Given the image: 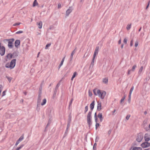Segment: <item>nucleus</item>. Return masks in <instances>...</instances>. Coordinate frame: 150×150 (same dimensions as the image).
<instances>
[{
    "label": "nucleus",
    "instance_id": "nucleus-14",
    "mask_svg": "<svg viewBox=\"0 0 150 150\" xmlns=\"http://www.w3.org/2000/svg\"><path fill=\"white\" fill-rule=\"evenodd\" d=\"M101 103L98 102L97 105V110L98 111L100 110H101Z\"/></svg>",
    "mask_w": 150,
    "mask_h": 150
},
{
    "label": "nucleus",
    "instance_id": "nucleus-58",
    "mask_svg": "<svg viewBox=\"0 0 150 150\" xmlns=\"http://www.w3.org/2000/svg\"><path fill=\"white\" fill-rule=\"evenodd\" d=\"M150 1H149V2H148V5H147V6H146V9H147V8H148V7H149V3H150Z\"/></svg>",
    "mask_w": 150,
    "mask_h": 150
},
{
    "label": "nucleus",
    "instance_id": "nucleus-7",
    "mask_svg": "<svg viewBox=\"0 0 150 150\" xmlns=\"http://www.w3.org/2000/svg\"><path fill=\"white\" fill-rule=\"evenodd\" d=\"M143 138V135L141 134H138L137 138L136 140L139 142H140L142 140Z\"/></svg>",
    "mask_w": 150,
    "mask_h": 150
},
{
    "label": "nucleus",
    "instance_id": "nucleus-33",
    "mask_svg": "<svg viewBox=\"0 0 150 150\" xmlns=\"http://www.w3.org/2000/svg\"><path fill=\"white\" fill-rule=\"evenodd\" d=\"M88 106L87 105V106H85V110H84V113L85 114H86V112L88 110Z\"/></svg>",
    "mask_w": 150,
    "mask_h": 150
},
{
    "label": "nucleus",
    "instance_id": "nucleus-6",
    "mask_svg": "<svg viewBox=\"0 0 150 150\" xmlns=\"http://www.w3.org/2000/svg\"><path fill=\"white\" fill-rule=\"evenodd\" d=\"M41 95H40V94H38V98L37 100V109L38 110H39V109L38 108V107L40 105V103L41 102Z\"/></svg>",
    "mask_w": 150,
    "mask_h": 150
},
{
    "label": "nucleus",
    "instance_id": "nucleus-61",
    "mask_svg": "<svg viewBox=\"0 0 150 150\" xmlns=\"http://www.w3.org/2000/svg\"><path fill=\"white\" fill-rule=\"evenodd\" d=\"M103 118L102 117L101 118H100V122H102L103 121Z\"/></svg>",
    "mask_w": 150,
    "mask_h": 150
},
{
    "label": "nucleus",
    "instance_id": "nucleus-11",
    "mask_svg": "<svg viewBox=\"0 0 150 150\" xmlns=\"http://www.w3.org/2000/svg\"><path fill=\"white\" fill-rule=\"evenodd\" d=\"M99 49V47L98 46H97L96 47V49L94 51V52L93 54V58H95L96 56V55L97 54L98 52V50Z\"/></svg>",
    "mask_w": 150,
    "mask_h": 150
},
{
    "label": "nucleus",
    "instance_id": "nucleus-46",
    "mask_svg": "<svg viewBox=\"0 0 150 150\" xmlns=\"http://www.w3.org/2000/svg\"><path fill=\"white\" fill-rule=\"evenodd\" d=\"M23 33V31H21V30H19L16 33V34H20V33Z\"/></svg>",
    "mask_w": 150,
    "mask_h": 150
},
{
    "label": "nucleus",
    "instance_id": "nucleus-10",
    "mask_svg": "<svg viewBox=\"0 0 150 150\" xmlns=\"http://www.w3.org/2000/svg\"><path fill=\"white\" fill-rule=\"evenodd\" d=\"M73 9L72 7H70L69 9L67 10L66 12V16H68L69 14L72 12Z\"/></svg>",
    "mask_w": 150,
    "mask_h": 150
},
{
    "label": "nucleus",
    "instance_id": "nucleus-47",
    "mask_svg": "<svg viewBox=\"0 0 150 150\" xmlns=\"http://www.w3.org/2000/svg\"><path fill=\"white\" fill-rule=\"evenodd\" d=\"M130 115H127L126 117V119L127 120H129V119L130 117Z\"/></svg>",
    "mask_w": 150,
    "mask_h": 150
},
{
    "label": "nucleus",
    "instance_id": "nucleus-36",
    "mask_svg": "<svg viewBox=\"0 0 150 150\" xmlns=\"http://www.w3.org/2000/svg\"><path fill=\"white\" fill-rule=\"evenodd\" d=\"M51 45V43H50L47 44L46 45V46H45V49H47L48 47H49Z\"/></svg>",
    "mask_w": 150,
    "mask_h": 150
},
{
    "label": "nucleus",
    "instance_id": "nucleus-63",
    "mask_svg": "<svg viewBox=\"0 0 150 150\" xmlns=\"http://www.w3.org/2000/svg\"><path fill=\"white\" fill-rule=\"evenodd\" d=\"M124 99L122 98L120 100V102L122 103L124 100Z\"/></svg>",
    "mask_w": 150,
    "mask_h": 150
},
{
    "label": "nucleus",
    "instance_id": "nucleus-22",
    "mask_svg": "<svg viewBox=\"0 0 150 150\" xmlns=\"http://www.w3.org/2000/svg\"><path fill=\"white\" fill-rule=\"evenodd\" d=\"M6 57L7 58H9V59H10L12 57H13V55L11 53H9L7 54Z\"/></svg>",
    "mask_w": 150,
    "mask_h": 150
},
{
    "label": "nucleus",
    "instance_id": "nucleus-37",
    "mask_svg": "<svg viewBox=\"0 0 150 150\" xmlns=\"http://www.w3.org/2000/svg\"><path fill=\"white\" fill-rule=\"evenodd\" d=\"M131 28V24H128L127 27V30H129Z\"/></svg>",
    "mask_w": 150,
    "mask_h": 150
},
{
    "label": "nucleus",
    "instance_id": "nucleus-45",
    "mask_svg": "<svg viewBox=\"0 0 150 150\" xmlns=\"http://www.w3.org/2000/svg\"><path fill=\"white\" fill-rule=\"evenodd\" d=\"M65 56L63 58V59H62V60L60 63V64H63V62L64 61V59H65Z\"/></svg>",
    "mask_w": 150,
    "mask_h": 150
},
{
    "label": "nucleus",
    "instance_id": "nucleus-32",
    "mask_svg": "<svg viewBox=\"0 0 150 150\" xmlns=\"http://www.w3.org/2000/svg\"><path fill=\"white\" fill-rule=\"evenodd\" d=\"M38 4V3L36 1V0H35L33 2V6H37Z\"/></svg>",
    "mask_w": 150,
    "mask_h": 150
},
{
    "label": "nucleus",
    "instance_id": "nucleus-17",
    "mask_svg": "<svg viewBox=\"0 0 150 150\" xmlns=\"http://www.w3.org/2000/svg\"><path fill=\"white\" fill-rule=\"evenodd\" d=\"M13 58H16L18 56V53L17 52H14L12 54Z\"/></svg>",
    "mask_w": 150,
    "mask_h": 150
},
{
    "label": "nucleus",
    "instance_id": "nucleus-24",
    "mask_svg": "<svg viewBox=\"0 0 150 150\" xmlns=\"http://www.w3.org/2000/svg\"><path fill=\"white\" fill-rule=\"evenodd\" d=\"M70 125H69V124L67 125V128H66V129L65 131V134H64L65 135L66 134H67L68 132V129L70 127Z\"/></svg>",
    "mask_w": 150,
    "mask_h": 150
},
{
    "label": "nucleus",
    "instance_id": "nucleus-42",
    "mask_svg": "<svg viewBox=\"0 0 150 150\" xmlns=\"http://www.w3.org/2000/svg\"><path fill=\"white\" fill-rule=\"evenodd\" d=\"M42 88L40 87L39 88V94H40V95H41V94H42Z\"/></svg>",
    "mask_w": 150,
    "mask_h": 150
},
{
    "label": "nucleus",
    "instance_id": "nucleus-52",
    "mask_svg": "<svg viewBox=\"0 0 150 150\" xmlns=\"http://www.w3.org/2000/svg\"><path fill=\"white\" fill-rule=\"evenodd\" d=\"M131 71H132L130 69H128V72H127L128 75H129L130 74Z\"/></svg>",
    "mask_w": 150,
    "mask_h": 150
},
{
    "label": "nucleus",
    "instance_id": "nucleus-41",
    "mask_svg": "<svg viewBox=\"0 0 150 150\" xmlns=\"http://www.w3.org/2000/svg\"><path fill=\"white\" fill-rule=\"evenodd\" d=\"M133 39H132L130 41V46L131 47H132V46H133Z\"/></svg>",
    "mask_w": 150,
    "mask_h": 150
},
{
    "label": "nucleus",
    "instance_id": "nucleus-30",
    "mask_svg": "<svg viewBox=\"0 0 150 150\" xmlns=\"http://www.w3.org/2000/svg\"><path fill=\"white\" fill-rule=\"evenodd\" d=\"M137 67L136 65H134L133 67L131 69H130L132 71L134 72L135 70V68Z\"/></svg>",
    "mask_w": 150,
    "mask_h": 150
},
{
    "label": "nucleus",
    "instance_id": "nucleus-56",
    "mask_svg": "<svg viewBox=\"0 0 150 150\" xmlns=\"http://www.w3.org/2000/svg\"><path fill=\"white\" fill-rule=\"evenodd\" d=\"M111 132H112V130L111 129H110L108 132V134L110 135V133H111Z\"/></svg>",
    "mask_w": 150,
    "mask_h": 150
},
{
    "label": "nucleus",
    "instance_id": "nucleus-1",
    "mask_svg": "<svg viewBox=\"0 0 150 150\" xmlns=\"http://www.w3.org/2000/svg\"><path fill=\"white\" fill-rule=\"evenodd\" d=\"M93 92L95 95L98 96L102 99L104 98L106 94V92L105 91H100L97 88L94 89Z\"/></svg>",
    "mask_w": 150,
    "mask_h": 150
},
{
    "label": "nucleus",
    "instance_id": "nucleus-62",
    "mask_svg": "<svg viewBox=\"0 0 150 150\" xmlns=\"http://www.w3.org/2000/svg\"><path fill=\"white\" fill-rule=\"evenodd\" d=\"M63 64H60L59 65V69L60 67H61V66Z\"/></svg>",
    "mask_w": 150,
    "mask_h": 150
},
{
    "label": "nucleus",
    "instance_id": "nucleus-40",
    "mask_svg": "<svg viewBox=\"0 0 150 150\" xmlns=\"http://www.w3.org/2000/svg\"><path fill=\"white\" fill-rule=\"evenodd\" d=\"M138 44H139V43H138V41H136L135 42V45H134L135 47H137V46H138Z\"/></svg>",
    "mask_w": 150,
    "mask_h": 150
},
{
    "label": "nucleus",
    "instance_id": "nucleus-55",
    "mask_svg": "<svg viewBox=\"0 0 150 150\" xmlns=\"http://www.w3.org/2000/svg\"><path fill=\"white\" fill-rule=\"evenodd\" d=\"M19 142H18V141H17L15 144V146H16L19 144Z\"/></svg>",
    "mask_w": 150,
    "mask_h": 150
},
{
    "label": "nucleus",
    "instance_id": "nucleus-15",
    "mask_svg": "<svg viewBox=\"0 0 150 150\" xmlns=\"http://www.w3.org/2000/svg\"><path fill=\"white\" fill-rule=\"evenodd\" d=\"M37 25H38V28L39 29H41L42 28V22L41 21H40L38 23H37Z\"/></svg>",
    "mask_w": 150,
    "mask_h": 150
},
{
    "label": "nucleus",
    "instance_id": "nucleus-19",
    "mask_svg": "<svg viewBox=\"0 0 150 150\" xmlns=\"http://www.w3.org/2000/svg\"><path fill=\"white\" fill-rule=\"evenodd\" d=\"M143 66H142L140 68L138 72V74L139 75H140L142 73V72L143 71Z\"/></svg>",
    "mask_w": 150,
    "mask_h": 150
},
{
    "label": "nucleus",
    "instance_id": "nucleus-50",
    "mask_svg": "<svg viewBox=\"0 0 150 150\" xmlns=\"http://www.w3.org/2000/svg\"><path fill=\"white\" fill-rule=\"evenodd\" d=\"M131 95H130V96H129V98H128V102H129V103L130 102V100H131Z\"/></svg>",
    "mask_w": 150,
    "mask_h": 150
},
{
    "label": "nucleus",
    "instance_id": "nucleus-4",
    "mask_svg": "<svg viewBox=\"0 0 150 150\" xmlns=\"http://www.w3.org/2000/svg\"><path fill=\"white\" fill-rule=\"evenodd\" d=\"M14 39L11 38L10 39H6L5 40L6 41L8 42V47L9 48L11 49L13 48V42L14 41Z\"/></svg>",
    "mask_w": 150,
    "mask_h": 150
},
{
    "label": "nucleus",
    "instance_id": "nucleus-53",
    "mask_svg": "<svg viewBox=\"0 0 150 150\" xmlns=\"http://www.w3.org/2000/svg\"><path fill=\"white\" fill-rule=\"evenodd\" d=\"M88 95H89V96H92V92H90L89 91V92H88Z\"/></svg>",
    "mask_w": 150,
    "mask_h": 150
},
{
    "label": "nucleus",
    "instance_id": "nucleus-34",
    "mask_svg": "<svg viewBox=\"0 0 150 150\" xmlns=\"http://www.w3.org/2000/svg\"><path fill=\"white\" fill-rule=\"evenodd\" d=\"M6 78L7 79L9 82H10L12 79V78L10 77H8V76H6Z\"/></svg>",
    "mask_w": 150,
    "mask_h": 150
},
{
    "label": "nucleus",
    "instance_id": "nucleus-60",
    "mask_svg": "<svg viewBox=\"0 0 150 150\" xmlns=\"http://www.w3.org/2000/svg\"><path fill=\"white\" fill-rule=\"evenodd\" d=\"M118 44H120L121 43V39L118 42Z\"/></svg>",
    "mask_w": 150,
    "mask_h": 150
},
{
    "label": "nucleus",
    "instance_id": "nucleus-20",
    "mask_svg": "<svg viewBox=\"0 0 150 150\" xmlns=\"http://www.w3.org/2000/svg\"><path fill=\"white\" fill-rule=\"evenodd\" d=\"M24 138V136L23 135H22L19 138V139L17 141L19 142H21Z\"/></svg>",
    "mask_w": 150,
    "mask_h": 150
},
{
    "label": "nucleus",
    "instance_id": "nucleus-54",
    "mask_svg": "<svg viewBox=\"0 0 150 150\" xmlns=\"http://www.w3.org/2000/svg\"><path fill=\"white\" fill-rule=\"evenodd\" d=\"M5 92H6V91H4L3 92V93H2V96H4L6 94H5Z\"/></svg>",
    "mask_w": 150,
    "mask_h": 150
},
{
    "label": "nucleus",
    "instance_id": "nucleus-49",
    "mask_svg": "<svg viewBox=\"0 0 150 150\" xmlns=\"http://www.w3.org/2000/svg\"><path fill=\"white\" fill-rule=\"evenodd\" d=\"M61 7V4H60V3H59L58 4V8L59 9Z\"/></svg>",
    "mask_w": 150,
    "mask_h": 150
},
{
    "label": "nucleus",
    "instance_id": "nucleus-29",
    "mask_svg": "<svg viewBox=\"0 0 150 150\" xmlns=\"http://www.w3.org/2000/svg\"><path fill=\"white\" fill-rule=\"evenodd\" d=\"M24 146V144H21L19 147H17L15 150H19Z\"/></svg>",
    "mask_w": 150,
    "mask_h": 150
},
{
    "label": "nucleus",
    "instance_id": "nucleus-27",
    "mask_svg": "<svg viewBox=\"0 0 150 150\" xmlns=\"http://www.w3.org/2000/svg\"><path fill=\"white\" fill-rule=\"evenodd\" d=\"M61 81V80H60L59 82L57 83V85H56V86L55 87V90L56 91H57V90L58 89L59 86L60 85V82Z\"/></svg>",
    "mask_w": 150,
    "mask_h": 150
},
{
    "label": "nucleus",
    "instance_id": "nucleus-31",
    "mask_svg": "<svg viewBox=\"0 0 150 150\" xmlns=\"http://www.w3.org/2000/svg\"><path fill=\"white\" fill-rule=\"evenodd\" d=\"M76 72H74L73 74L71 79V81H73V79H74V78L75 77V76H76Z\"/></svg>",
    "mask_w": 150,
    "mask_h": 150
},
{
    "label": "nucleus",
    "instance_id": "nucleus-43",
    "mask_svg": "<svg viewBox=\"0 0 150 150\" xmlns=\"http://www.w3.org/2000/svg\"><path fill=\"white\" fill-rule=\"evenodd\" d=\"M99 139V137H98L97 136L96 137V138L95 140V143H96V142H98V141Z\"/></svg>",
    "mask_w": 150,
    "mask_h": 150
},
{
    "label": "nucleus",
    "instance_id": "nucleus-25",
    "mask_svg": "<svg viewBox=\"0 0 150 150\" xmlns=\"http://www.w3.org/2000/svg\"><path fill=\"white\" fill-rule=\"evenodd\" d=\"M148 123V120L147 119L145 120L143 122V124L144 126H145Z\"/></svg>",
    "mask_w": 150,
    "mask_h": 150
},
{
    "label": "nucleus",
    "instance_id": "nucleus-48",
    "mask_svg": "<svg viewBox=\"0 0 150 150\" xmlns=\"http://www.w3.org/2000/svg\"><path fill=\"white\" fill-rule=\"evenodd\" d=\"M21 23H15L14 24H13V25L14 26H17V25H19Z\"/></svg>",
    "mask_w": 150,
    "mask_h": 150
},
{
    "label": "nucleus",
    "instance_id": "nucleus-44",
    "mask_svg": "<svg viewBox=\"0 0 150 150\" xmlns=\"http://www.w3.org/2000/svg\"><path fill=\"white\" fill-rule=\"evenodd\" d=\"M99 126V124L98 123H96V129H97V127Z\"/></svg>",
    "mask_w": 150,
    "mask_h": 150
},
{
    "label": "nucleus",
    "instance_id": "nucleus-28",
    "mask_svg": "<svg viewBox=\"0 0 150 150\" xmlns=\"http://www.w3.org/2000/svg\"><path fill=\"white\" fill-rule=\"evenodd\" d=\"M134 86H132L130 89L129 92V94L130 96V95H131L132 93L134 90Z\"/></svg>",
    "mask_w": 150,
    "mask_h": 150
},
{
    "label": "nucleus",
    "instance_id": "nucleus-26",
    "mask_svg": "<svg viewBox=\"0 0 150 150\" xmlns=\"http://www.w3.org/2000/svg\"><path fill=\"white\" fill-rule=\"evenodd\" d=\"M46 102V100L45 98L44 99L42 100V102L41 103V105L42 106L45 105Z\"/></svg>",
    "mask_w": 150,
    "mask_h": 150
},
{
    "label": "nucleus",
    "instance_id": "nucleus-38",
    "mask_svg": "<svg viewBox=\"0 0 150 150\" xmlns=\"http://www.w3.org/2000/svg\"><path fill=\"white\" fill-rule=\"evenodd\" d=\"M98 117H99V118H101L102 117H103L102 116V113H99V114H98Z\"/></svg>",
    "mask_w": 150,
    "mask_h": 150
},
{
    "label": "nucleus",
    "instance_id": "nucleus-2",
    "mask_svg": "<svg viewBox=\"0 0 150 150\" xmlns=\"http://www.w3.org/2000/svg\"><path fill=\"white\" fill-rule=\"evenodd\" d=\"M16 61V59L12 60L10 64L8 63L6 65V67L10 68L11 69H13L15 66Z\"/></svg>",
    "mask_w": 150,
    "mask_h": 150
},
{
    "label": "nucleus",
    "instance_id": "nucleus-5",
    "mask_svg": "<svg viewBox=\"0 0 150 150\" xmlns=\"http://www.w3.org/2000/svg\"><path fill=\"white\" fill-rule=\"evenodd\" d=\"M5 47L3 46H1V44L0 42V54L2 56H3L5 54Z\"/></svg>",
    "mask_w": 150,
    "mask_h": 150
},
{
    "label": "nucleus",
    "instance_id": "nucleus-12",
    "mask_svg": "<svg viewBox=\"0 0 150 150\" xmlns=\"http://www.w3.org/2000/svg\"><path fill=\"white\" fill-rule=\"evenodd\" d=\"M20 40H17L15 41V46L16 48H18L19 45H20Z\"/></svg>",
    "mask_w": 150,
    "mask_h": 150
},
{
    "label": "nucleus",
    "instance_id": "nucleus-21",
    "mask_svg": "<svg viewBox=\"0 0 150 150\" xmlns=\"http://www.w3.org/2000/svg\"><path fill=\"white\" fill-rule=\"evenodd\" d=\"M132 150H142V149L141 147H134L133 148Z\"/></svg>",
    "mask_w": 150,
    "mask_h": 150
},
{
    "label": "nucleus",
    "instance_id": "nucleus-9",
    "mask_svg": "<svg viewBox=\"0 0 150 150\" xmlns=\"http://www.w3.org/2000/svg\"><path fill=\"white\" fill-rule=\"evenodd\" d=\"M144 138L145 142H148L150 140V135L148 133H146L144 135Z\"/></svg>",
    "mask_w": 150,
    "mask_h": 150
},
{
    "label": "nucleus",
    "instance_id": "nucleus-39",
    "mask_svg": "<svg viewBox=\"0 0 150 150\" xmlns=\"http://www.w3.org/2000/svg\"><path fill=\"white\" fill-rule=\"evenodd\" d=\"M127 40L126 38H125L123 40V42L125 44H127Z\"/></svg>",
    "mask_w": 150,
    "mask_h": 150
},
{
    "label": "nucleus",
    "instance_id": "nucleus-51",
    "mask_svg": "<svg viewBox=\"0 0 150 150\" xmlns=\"http://www.w3.org/2000/svg\"><path fill=\"white\" fill-rule=\"evenodd\" d=\"M73 100V99H71V100L69 102V106H70L71 105V104L72 103Z\"/></svg>",
    "mask_w": 150,
    "mask_h": 150
},
{
    "label": "nucleus",
    "instance_id": "nucleus-8",
    "mask_svg": "<svg viewBox=\"0 0 150 150\" xmlns=\"http://www.w3.org/2000/svg\"><path fill=\"white\" fill-rule=\"evenodd\" d=\"M141 146L143 148H146L150 146V143L147 142H144L141 144Z\"/></svg>",
    "mask_w": 150,
    "mask_h": 150
},
{
    "label": "nucleus",
    "instance_id": "nucleus-3",
    "mask_svg": "<svg viewBox=\"0 0 150 150\" xmlns=\"http://www.w3.org/2000/svg\"><path fill=\"white\" fill-rule=\"evenodd\" d=\"M92 111H89L87 116V122L88 125L89 127H90L92 124Z\"/></svg>",
    "mask_w": 150,
    "mask_h": 150
},
{
    "label": "nucleus",
    "instance_id": "nucleus-18",
    "mask_svg": "<svg viewBox=\"0 0 150 150\" xmlns=\"http://www.w3.org/2000/svg\"><path fill=\"white\" fill-rule=\"evenodd\" d=\"M108 79L107 78H105L103 79V82L105 84H107L108 83Z\"/></svg>",
    "mask_w": 150,
    "mask_h": 150
},
{
    "label": "nucleus",
    "instance_id": "nucleus-57",
    "mask_svg": "<svg viewBox=\"0 0 150 150\" xmlns=\"http://www.w3.org/2000/svg\"><path fill=\"white\" fill-rule=\"evenodd\" d=\"M70 122H71V119H69V120H68V121L67 124H69V125H70Z\"/></svg>",
    "mask_w": 150,
    "mask_h": 150
},
{
    "label": "nucleus",
    "instance_id": "nucleus-59",
    "mask_svg": "<svg viewBox=\"0 0 150 150\" xmlns=\"http://www.w3.org/2000/svg\"><path fill=\"white\" fill-rule=\"evenodd\" d=\"M95 119V122L97 123V117H94Z\"/></svg>",
    "mask_w": 150,
    "mask_h": 150
},
{
    "label": "nucleus",
    "instance_id": "nucleus-13",
    "mask_svg": "<svg viewBox=\"0 0 150 150\" xmlns=\"http://www.w3.org/2000/svg\"><path fill=\"white\" fill-rule=\"evenodd\" d=\"M95 105V101L93 100L91 103L90 104V108L91 109V111L92 112V110H93L94 106Z\"/></svg>",
    "mask_w": 150,
    "mask_h": 150
},
{
    "label": "nucleus",
    "instance_id": "nucleus-16",
    "mask_svg": "<svg viewBox=\"0 0 150 150\" xmlns=\"http://www.w3.org/2000/svg\"><path fill=\"white\" fill-rule=\"evenodd\" d=\"M76 48H75V49L72 51L71 53L70 58L71 60H72L73 59V56L76 52L75 50H76Z\"/></svg>",
    "mask_w": 150,
    "mask_h": 150
},
{
    "label": "nucleus",
    "instance_id": "nucleus-23",
    "mask_svg": "<svg viewBox=\"0 0 150 150\" xmlns=\"http://www.w3.org/2000/svg\"><path fill=\"white\" fill-rule=\"evenodd\" d=\"M95 59V58H93H93L92 62L91 64L90 67H93Z\"/></svg>",
    "mask_w": 150,
    "mask_h": 150
},
{
    "label": "nucleus",
    "instance_id": "nucleus-35",
    "mask_svg": "<svg viewBox=\"0 0 150 150\" xmlns=\"http://www.w3.org/2000/svg\"><path fill=\"white\" fill-rule=\"evenodd\" d=\"M96 146L97 144L96 143H95L93 146V150H96Z\"/></svg>",
    "mask_w": 150,
    "mask_h": 150
},
{
    "label": "nucleus",
    "instance_id": "nucleus-64",
    "mask_svg": "<svg viewBox=\"0 0 150 150\" xmlns=\"http://www.w3.org/2000/svg\"><path fill=\"white\" fill-rule=\"evenodd\" d=\"M116 110L115 109L112 112V114L113 115L114 113L115 112Z\"/></svg>",
    "mask_w": 150,
    "mask_h": 150
}]
</instances>
